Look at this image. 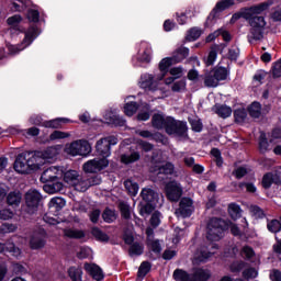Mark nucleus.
Here are the masks:
<instances>
[{
    "label": "nucleus",
    "instance_id": "1",
    "mask_svg": "<svg viewBox=\"0 0 281 281\" xmlns=\"http://www.w3.org/2000/svg\"><path fill=\"white\" fill-rule=\"evenodd\" d=\"M274 4V0H267L248 8H243L250 29V38L254 41H262L265 38V30L267 26L266 18L262 14Z\"/></svg>",
    "mask_w": 281,
    "mask_h": 281
},
{
    "label": "nucleus",
    "instance_id": "2",
    "mask_svg": "<svg viewBox=\"0 0 281 281\" xmlns=\"http://www.w3.org/2000/svg\"><path fill=\"white\" fill-rule=\"evenodd\" d=\"M119 144V138L115 135H109L105 137L99 138L97 140V145H94V151L97 156L101 158H94L83 165V170L87 173H95L97 171L104 170L109 167L108 158L111 156L112 146H116Z\"/></svg>",
    "mask_w": 281,
    "mask_h": 281
},
{
    "label": "nucleus",
    "instance_id": "3",
    "mask_svg": "<svg viewBox=\"0 0 281 281\" xmlns=\"http://www.w3.org/2000/svg\"><path fill=\"white\" fill-rule=\"evenodd\" d=\"M53 148L48 147L45 151H29L27 154H19L15 158L13 169L20 175H30L37 171L45 165L47 159H53Z\"/></svg>",
    "mask_w": 281,
    "mask_h": 281
},
{
    "label": "nucleus",
    "instance_id": "4",
    "mask_svg": "<svg viewBox=\"0 0 281 281\" xmlns=\"http://www.w3.org/2000/svg\"><path fill=\"white\" fill-rule=\"evenodd\" d=\"M63 179V169L61 167L52 166L43 171L41 175L40 181L44 183L43 190L46 193L54 194L63 190L64 184Z\"/></svg>",
    "mask_w": 281,
    "mask_h": 281
},
{
    "label": "nucleus",
    "instance_id": "5",
    "mask_svg": "<svg viewBox=\"0 0 281 281\" xmlns=\"http://www.w3.org/2000/svg\"><path fill=\"white\" fill-rule=\"evenodd\" d=\"M139 196L142 201L139 202V216H151L153 212L157 210V204H159V192L151 188H143Z\"/></svg>",
    "mask_w": 281,
    "mask_h": 281
},
{
    "label": "nucleus",
    "instance_id": "6",
    "mask_svg": "<svg viewBox=\"0 0 281 281\" xmlns=\"http://www.w3.org/2000/svg\"><path fill=\"white\" fill-rule=\"evenodd\" d=\"M229 229V224L222 217H212L207 223L206 239L212 243H218Z\"/></svg>",
    "mask_w": 281,
    "mask_h": 281
},
{
    "label": "nucleus",
    "instance_id": "7",
    "mask_svg": "<svg viewBox=\"0 0 281 281\" xmlns=\"http://www.w3.org/2000/svg\"><path fill=\"white\" fill-rule=\"evenodd\" d=\"M211 278V270L202 267L194 268L192 273L179 268L173 271L176 281H209Z\"/></svg>",
    "mask_w": 281,
    "mask_h": 281
},
{
    "label": "nucleus",
    "instance_id": "8",
    "mask_svg": "<svg viewBox=\"0 0 281 281\" xmlns=\"http://www.w3.org/2000/svg\"><path fill=\"white\" fill-rule=\"evenodd\" d=\"M188 124L186 121L176 120L171 116L170 121L167 122V130L165 131L168 135H175L180 138L188 137Z\"/></svg>",
    "mask_w": 281,
    "mask_h": 281
},
{
    "label": "nucleus",
    "instance_id": "9",
    "mask_svg": "<svg viewBox=\"0 0 281 281\" xmlns=\"http://www.w3.org/2000/svg\"><path fill=\"white\" fill-rule=\"evenodd\" d=\"M25 212L26 214H36L42 201L43 196L37 190H31L25 193Z\"/></svg>",
    "mask_w": 281,
    "mask_h": 281
},
{
    "label": "nucleus",
    "instance_id": "10",
    "mask_svg": "<svg viewBox=\"0 0 281 281\" xmlns=\"http://www.w3.org/2000/svg\"><path fill=\"white\" fill-rule=\"evenodd\" d=\"M92 148L88 139H77L74 143H70L67 153L74 157L82 156L87 157L90 155Z\"/></svg>",
    "mask_w": 281,
    "mask_h": 281
},
{
    "label": "nucleus",
    "instance_id": "11",
    "mask_svg": "<svg viewBox=\"0 0 281 281\" xmlns=\"http://www.w3.org/2000/svg\"><path fill=\"white\" fill-rule=\"evenodd\" d=\"M47 232L44 228H38L31 236L29 246L31 250H41L46 246Z\"/></svg>",
    "mask_w": 281,
    "mask_h": 281
},
{
    "label": "nucleus",
    "instance_id": "12",
    "mask_svg": "<svg viewBox=\"0 0 281 281\" xmlns=\"http://www.w3.org/2000/svg\"><path fill=\"white\" fill-rule=\"evenodd\" d=\"M234 5H235V0H220V1H217L214 9L211 11L210 15L207 16L206 24L210 21H213L216 18H218L220 16L218 13H222V12L228 10Z\"/></svg>",
    "mask_w": 281,
    "mask_h": 281
},
{
    "label": "nucleus",
    "instance_id": "13",
    "mask_svg": "<svg viewBox=\"0 0 281 281\" xmlns=\"http://www.w3.org/2000/svg\"><path fill=\"white\" fill-rule=\"evenodd\" d=\"M178 212L182 218H190L194 212L193 200L188 196L182 198L179 202Z\"/></svg>",
    "mask_w": 281,
    "mask_h": 281
},
{
    "label": "nucleus",
    "instance_id": "14",
    "mask_svg": "<svg viewBox=\"0 0 281 281\" xmlns=\"http://www.w3.org/2000/svg\"><path fill=\"white\" fill-rule=\"evenodd\" d=\"M172 116L168 115L166 116V114L164 113H154L151 116V126L157 130V131H161V130H166L168 128V122H170Z\"/></svg>",
    "mask_w": 281,
    "mask_h": 281
},
{
    "label": "nucleus",
    "instance_id": "15",
    "mask_svg": "<svg viewBox=\"0 0 281 281\" xmlns=\"http://www.w3.org/2000/svg\"><path fill=\"white\" fill-rule=\"evenodd\" d=\"M83 269L87 273L92 277L94 281H102L104 280V272L102 268L97 263L85 262Z\"/></svg>",
    "mask_w": 281,
    "mask_h": 281
},
{
    "label": "nucleus",
    "instance_id": "16",
    "mask_svg": "<svg viewBox=\"0 0 281 281\" xmlns=\"http://www.w3.org/2000/svg\"><path fill=\"white\" fill-rule=\"evenodd\" d=\"M167 199L171 202H178L182 195V188L176 182H170L166 186Z\"/></svg>",
    "mask_w": 281,
    "mask_h": 281
},
{
    "label": "nucleus",
    "instance_id": "17",
    "mask_svg": "<svg viewBox=\"0 0 281 281\" xmlns=\"http://www.w3.org/2000/svg\"><path fill=\"white\" fill-rule=\"evenodd\" d=\"M139 87L140 89H144L145 91H149V92H156L158 89V86L155 82V78L153 75L142 76Z\"/></svg>",
    "mask_w": 281,
    "mask_h": 281
},
{
    "label": "nucleus",
    "instance_id": "18",
    "mask_svg": "<svg viewBox=\"0 0 281 281\" xmlns=\"http://www.w3.org/2000/svg\"><path fill=\"white\" fill-rule=\"evenodd\" d=\"M70 122L67 117H56L53 120L44 121L42 123V127L52 128V130H60L64 124H68Z\"/></svg>",
    "mask_w": 281,
    "mask_h": 281
},
{
    "label": "nucleus",
    "instance_id": "19",
    "mask_svg": "<svg viewBox=\"0 0 281 281\" xmlns=\"http://www.w3.org/2000/svg\"><path fill=\"white\" fill-rule=\"evenodd\" d=\"M23 194L21 191H11L7 193L5 202L9 206L18 207L22 203Z\"/></svg>",
    "mask_w": 281,
    "mask_h": 281
},
{
    "label": "nucleus",
    "instance_id": "20",
    "mask_svg": "<svg viewBox=\"0 0 281 281\" xmlns=\"http://www.w3.org/2000/svg\"><path fill=\"white\" fill-rule=\"evenodd\" d=\"M41 34L38 27L36 25H31L25 32H24V40L23 43L26 46L32 45V43H34V41L36 40V37Z\"/></svg>",
    "mask_w": 281,
    "mask_h": 281
},
{
    "label": "nucleus",
    "instance_id": "21",
    "mask_svg": "<svg viewBox=\"0 0 281 281\" xmlns=\"http://www.w3.org/2000/svg\"><path fill=\"white\" fill-rule=\"evenodd\" d=\"M248 267V262L243 259H235L232 261L231 265H228V270H231V273L233 274H239L245 271V269Z\"/></svg>",
    "mask_w": 281,
    "mask_h": 281
},
{
    "label": "nucleus",
    "instance_id": "22",
    "mask_svg": "<svg viewBox=\"0 0 281 281\" xmlns=\"http://www.w3.org/2000/svg\"><path fill=\"white\" fill-rule=\"evenodd\" d=\"M64 236L74 240H82L86 238V232L78 228H65Z\"/></svg>",
    "mask_w": 281,
    "mask_h": 281
},
{
    "label": "nucleus",
    "instance_id": "23",
    "mask_svg": "<svg viewBox=\"0 0 281 281\" xmlns=\"http://www.w3.org/2000/svg\"><path fill=\"white\" fill-rule=\"evenodd\" d=\"M63 169V179L66 183L76 186V182H78V179L80 178L78 171L76 170H66L65 167H61Z\"/></svg>",
    "mask_w": 281,
    "mask_h": 281
},
{
    "label": "nucleus",
    "instance_id": "24",
    "mask_svg": "<svg viewBox=\"0 0 281 281\" xmlns=\"http://www.w3.org/2000/svg\"><path fill=\"white\" fill-rule=\"evenodd\" d=\"M247 112L251 119H260L262 115V104L259 101H254L248 105Z\"/></svg>",
    "mask_w": 281,
    "mask_h": 281
},
{
    "label": "nucleus",
    "instance_id": "25",
    "mask_svg": "<svg viewBox=\"0 0 281 281\" xmlns=\"http://www.w3.org/2000/svg\"><path fill=\"white\" fill-rule=\"evenodd\" d=\"M213 111L224 120L228 119L233 113L232 108L226 104H215Z\"/></svg>",
    "mask_w": 281,
    "mask_h": 281
},
{
    "label": "nucleus",
    "instance_id": "26",
    "mask_svg": "<svg viewBox=\"0 0 281 281\" xmlns=\"http://www.w3.org/2000/svg\"><path fill=\"white\" fill-rule=\"evenodd\" d=\"M176 61L173 60L172 57H166L162 58L159 64H158V69L160 70V72L162 74V78H166V76L169 72V68L175 65Z\"/></svg>",
    "mask_w": 281,
    "mask_h": 281
},
{
    "label": "nucleus",
    "instance_id": "27",
    "mask_svg": "<svg viewBox=\"0 0 281 281\" xmlns=\"http://www.w3.org/2000/svg\"><path fill=\"white\" fill-rule=\"evenodd\" d=\"M189 54H190V49L181 46L172 53L171 57L175 64H178L184 60L189 56Z\"/></svg>",
    "mask_w": 281,
    "mask_h": 281
},
{
    "label": "nucleus",
    "instance_id": "28",
    "mask_svg": "<svg viewBox=\"0 0 281 281\" xmlns=\"http://www.w3.org/2000/svg\"><path fill=\"white\" fill-rule=\"evenodd\" d=\"M154 172H156L157 175L172 176L175 172V165L167 161L162 166H156L154 168Z\"/></svg>",
    "mask_w": 281,
    "mask_h": 281
},
{
    "label": "nucleus",
    "instance_id": "29",
    "mask_svg": "<svg viewBox=\"0 0 281 281\" xmlns=\"http://www.w3.org/2000/svg\"><path fill=\"white\" fill-rule=\"evenodd\" d=\"M153 263L148 260L142 261L137 270V278L144 280L151 271Z\"/></svg>",
    "mask_w": 281,
    "mask_h": 281
},
{
    "label": "nucleus",
    "instance_id": "30",
    "mask_svg": "<svg viewBox=\"0 0 281 281\" xmlns=\"http://www.w3.org/2000/svg\"><path fill=\"white\" fill-rule=\"evenodd\" d=\"M270 143L267 137L266 132H260L259 139H258V149L261 155H265L269 151Z\"/></svg>",
    "mask_w": 281,
    "mask_h": 281
},
{
    "label": "nucleus",
    "instance_id": "31",
    "mask_svg": "<svg viewBox=\"0 0 281 281\" xmlns=\"http://www.w3.org/2000/svg\"><path fill=\"white\" fill-rule=\"evenodd\" d=\"M273 184H279L273 172H267L262 176L261 187L269 190Z\"/></svg>",
    "mask_w": 281,
    "mask_h": 281
},
{
    "label": "nucleus",
    "instance_id": "32",
    "mask_svg": "<svg viewBox=\"0 0 281 281\" xmlns=\"http://www.w3.org/2000/svg\"><path fill=\"white\" fill-rule=\"evenodd\" d=\"M135 59L137 60V63H144V64H150L151 63V52L149 48H146L142 55H139L138 57H133L132 58V63L134 67H138L142 65H138L137 63H135Z\"/></svg>",
    "mask_w": 281,
    "mask_h": 281
},
{
    "label": "nucleus",
    "instance_id": "33",
    "mask_svg": "<svg viewBox=\"0 0 281 281\" xmlns=\"http://www.w3.org/2000/svg\"><path fill=\"white\" fill-rule=\"evenodd\" d=\"M142 156L139 151H132L131 154H122L121 162L124 165H131L140 160Z\"/></svg>",
    "mask_w": 281,
    "mask_h": 281
},
{
    "label": "nucleus",
    "instance_id": "34",
    "mask_svg": "<svg viewBox=\"0 0 281 281\" xmlns=\"http://www.w3.org/2000/svg\"><path fill=\"white\" fill-rule=\"evenodd\" d=\"M145 252V246L140 244L139 241L133 243L128 248V256L130 257H139L143 256Z\"/></svg>",
    "mask_w": 281,
    "mask_h": 281
},
{
    "label": "nucleus",
    "instance_id": "35",
    "mask_svg": "<svg viewBox=\"0 0 281 281\" xmlns=\"http://www.w3.org/2000/svg\"><path fill=\"white\" fill-rule=\"evenodd\" d=\"M105 120L109 125H112L115 127H123L126 124V120L116 114H110L108 117H105Z\"/></svg>",
    "mask_w": 281,
    "mask_h": 281
},
{
    "label": "nucleus",
    "instance_id": "36",
    "mask_svg": "<svg viewBox=\"0 0 281 281\" xmlns=\"http://www.w3.org/2000/svg\"><path fill=\"white\" fill-rule=\"evenodd\" d=\"M101 218L104 223L112 224L114 221H116L117 216L114 210L105 207L101 214Z\"/></svg>",
    "mask_w": 281,
    "mask_h": 281
},
{
    "label": "nucleus",
    "instance_id": "37",
    "mask_svg": "<svg viewBox=\"0 0 281 281\" xmlns=\"http://www.w3.org/2000/svg\"><path fill=\"white\" fill-rule=\"evenodd\" d=\"M139 109V104L136 101L126 102L124 104V114L128 117L134 116Z\"/></svg>",
    "mask_w": 281,
    "mask_h": 281
},
{
    "label": "nucleus",
    "instance_id": "38",
    "mask_svg": "<svg viewBox=\"0 0 281 281\" xmlns=\"http://www.w3.org/2000/svg\"><path fill=\"white\" fill-rule=\"evenodd\" d=\"M83 271L81 268H78L76 266H71L68 269V277L71 279V281H82Z\"/></svg>",
    "mask_w": 281,
    "mask_h": 281
},
{
    "label": "nucleus",
    "instance_id": "39",
    "mask_svg": "<svg viewBox=\"0 0 281 281\" xmlns=\"http://www.w3.org/2000/svg\"><path fill=\"white\" fill-rule=\"evenodd\" d=\"M188 122L191 125V130L194 133H201L203 131V122L200 117L195 116V117H188Z\"/></svg>",
    "mask_w": 281,
    "mask_h": 281
},
{
    "label": "nucleus",
    "instance_id": "40",
    "mask_svg": "<svg viewBox=\"0 0 281 281\" xmlns=\"http://www.w3.org/2000/svg\"><path fill=\"white\" fill-rule=\"evenodd\" d=\"M258 276L259 271L255 267H248L241 271V278L244 280H254L257 279Z\"/></svg>",
    "mask_w": 281,
    "mask_h": 281
},
{
    "label": "nucleus",
    "instance_id": "41",
    "mask_svg": "<svg viewBox=\"0 0 281 281\" xmlns=\"http://www.w3.org/2000/svg\"><path fill=\"white\" fill-rule=\"evenodd\" d=\"M119 210L121 217L124 218V221H130L132 218V213H131V205L125 202L119 203Z\"/></svg>",
    "mask_w": 281,
    "mask_h": 281
},
{
    "label": "nucleus",
    "instance_id": "42",
    "mask_svg": "<svg viewBox=\"0 0 281 281\" xmlns=\"http://www.w3.org/2000/svg\"><path fill=\"white\" fill-rule=\"evenodd\" d=\"M212 72H214L215 78L218 82H222L223 80H227V77L229 75L227 68L225 67H215Z\"/></svg>",
    "mask_w": 281,
    "mask_h": 281
},
{
    "label": "nucleus",
    "instance_id": "43",
    "mask_svg": "<svg viewBox=\"0 0 281 281\" xmlns=\"http://www.w3.org/2000/svg\"><path fill=\"white\" fill-rule=\"evenodd\" d=\"M149 224L154 229H157L161 225V212L154 210L149 220Z\"/></svg>",
    "mask_w": 281,
    "mask_h": 281
},
{
    "label": "nucleus",
    "instance_id": "44",
    "mask_svg": "<svg viewBox=\"0 0 281 281\" xmlns=\"http://www.w3.org/2000/svg\"><path fill=\"white\" fill-rule=\"evenodd\" d=\"M233 116L236 124H243L247 119V111L245 109H235Z\"/></svg>",
    "mask_w": 281,
    "mask_h": 281
},
{
    "label": "nucleus",
    "instance_id": "45",
    "mask_svg": "<svg viewBox=\"0 0 281 281\" xmlns=\"http://www.w3.org/2000/svg\"><path fill=\"white\" fill-rule=\"evenodd\" d=\"M92 237L101 243H108L110 240L109 235L99 227H92Z\"/></svg>",
    "mask_w": 281,
    "mask_h": 281
},
{
    "label": "nucleus",
    "instance_id": "46",
    "mask_svg": "<svg viewBox=\"0 0 281 281\" xmlns=\"http://www.w3.org/2000/svg\"><path fill=\"white\" fill-rule=\"evenodd\" d=\"M74 187L78 191L86 192L88 189L91 188V184H90L89 178L83 179L81 176H79L78 182H76Z\"/></svg>",
    "mask_w": 281,
    "mask_h": 281
},
{
    "label": "nucleus",
    "instance_id": "47",
    "mask_svg": "<svg viewBox=\"0 0 281 281\" xmlns=\"http://www.w3.org/2000/svg\"><path fill=\"white\" fill-rule=\"evenodd\" d=\"M66 205V201L63 198H53L49 203L48 206L50 209H55V212H60V210Z\"/></svg>",
    "mask_w": 281,
    "mask_h": 281
},
{
    "label": "nucleus",
    "instance_id": "48",
    "mask_svg": "<svg viewBox=\"0 0 281 281\" xmlns=\"http://www.w3.org/2000/svg\"><path fill=\"white\" fill-rule=\"evenodd\" d=\"M267 229L271 234L281 233V221L274 218L267 223Z\"/></svg>",
    "mask_w": 281,
    "mask_h": 281
},
{
    "label": "nucleus",
    "instance_id": "49",
    "mask_svg": "<svg viewBox=\"0 0 281 281\" xmlns=\"http://www.w3.org/2000/svg\"><path fill=\"white\" fill-rule=\"evenodd\" d=\"M23 21L22 15H11L8 20H7V24L9 26H11L13 30L15 31H20V24Z\"/></svg>",
    "mask_w": 281,
    "mask_h": 281
},
{
    "label": "nucleus",
    "instance_id": "50",
    "mask_svg": "<svg viewBox=\"0 0 281 281\" xmlns=\"http://www.w3.org/2000/svg\"><path fill=\"white\" fill-rule=\"evenodd\" d=\"M146 246L150 248V250L154 254L156 255L161 254V243H159V239H148V241H146Z\"/></svg>",
    "mask_w": 281,
    "mask_h": 281
},
{
    "label": "nucleus",
    "instance_id": "51",
    "mask_svg": "<svg viewBox=\"0 0 281 281\" xmlns=\"http://www.w3.org/2000/svg\"><path fill=\"white\" fill-rule=\"evenodd\" d=\"M187 89V80L183 78L179 81H175L173 85L171 86V91L173 93H181L186 91Z\"/></svg>",
    "mask_w": 281,
    "mask_h": 281
},
{
    "label": "nucleus",
    "instance_id": "52",
    "mask_svg": "<svg viewBox=\"0 0 281 281\" xmlns=\"http://www.w3.org/2000/svg\"><path fill=\"white\" fill-rule=\"evenodd\" d=\"M26 19L31 23H34V24L38 23V21H40V11H37V9L29 8L27 12H26Z\"/></svg>",
    "mask_w": 281,
    "mask_h": 281
},
{
    "label": "nucleus",
    "instance_id": "53",
    "mask_svg": "<svg viewBox=\"0 0 281 281\" xmlns=\"http://www.w3.org/2000/svg\"><path fill=\"white\" fill-rule=\"evenodd\" d=\"M202 35V31L198 27H193L188 32V35L186 36V40L188 42H194L199 40Z\"/></svg>",
    "mask_w": 281,
    "mask_h": 281
},
{
    "label": "nucleus",
    "instance_id": "54",
    "mask_svg": "<svg viewBox=\"0 0 281 281\" xmlns=\"http://www.w3.org/2000/svg\"><path fill=\"white\" fill-rule=\"evenodd\" d=\"M218 82L220 81H217L214 72H213V75L209 74V75L205 76V79H204L205 87H213V88H215V87H218Z\"/></svg>",
    "mask_w": 281,
    "mask_h": 281
},
{
    "label": "nucleus",
    "instance_id": "55",
    "mask_svg": "<svg viewBox=\"0 0 281 281\" xmlns=\"http://www.w3.org/2000/svg\"><path fill=\"white\" fill-rule=\"evenodd\" d=\"M250 212H251L252 216H255V218L261 220V218H266V216H267L265 211L258 205H251Z\"/></svg>",
    "mask_w": 281,
    "mask_h": 281
},
{
    "label": "nucleus",
    "instance_id": "56",
    "mask_svg": "<svg viewBox=\"0 0 281 281\" xmlns=\"http://www.w3.org/2000/svg\"><path fill=\"white\" fill-rule=\"evenodd\" d=\"M241 252L245 255L247 260H251L252 258L256 257L255 249L251 246H248V245H246L241 248Z\"/></svg>",
    "mask_w": 281,
    "mask_h": 281
},
{
    "label": "nucleus",
    "instance_id": "57",
    "mask_svg": "<svg viewBox=\"0 0 281 281\" xmlns=\"http://www.w3.org/2000/svg\"><path fill=\"white\" fill-rule=\"evenodd\" d=\"M240 19L247 21V13H245L244 8H241L240 11L233 13V16L231 18V24H235Z\"/></svg>",
    "mask_w": 281,
    "mask_h": 281
},
{
    "label": "nucleus",
    "instance_id": "58",
    "mask_svg": "<svg viewBox=\"0 0 281 281\" xmlns=\"http://www.w3.org/2000/svg\"><path fill=\"white\" fill-rule=\"evenodd\" d=\"M69 136L66 132L55 130L50 135L49 139L50 140H57V139H65Z\"/></svg>",
    "mask_w": 281,
    "mask_h": 281
},
{
    "label": "nucleus",
    "instance_id": "59",
    "mask_svg": "<svg viewBox=\"0 0 281 281\" xmlns=\"http://www.w3.org/2000/svg\"><path fill=\"white\" fill-rule=\"evenodd\" d=\"M238 188L239 189L246 188V192L248 193H256L258 190L252 182H239Z\"/></svg>",
    "mask_w": 281,
    "mask_h": 281
},
{
    "label": "nucleus",
    "instance_id": "60",
    "mask_svg": "<svg viewBox=\"0 0 281 281\" xmlns=\"http://www.w3.org/2000/svg\"><path fill=\"white\" fill-rule=\"evenodd\" d=\"M13 216L14 213L10 209L0 210V221H10Z\"/></svg>",
    "mask_w": 281,
    "mask_h": 281
},
{
    "label": "nucleus",
    "instance_id": "61",
    "mask_svg": "<svg viewBox=\"0 0 281 281\" xmlns=\"http://www.w3.org/2000/svg\"><path fill=\"white\" fill-rule=\"evenodd\" d=\"M100 216H101L100 209L92 210V212H90V214H89L90 223H92L94 225L98 224L100 221Z\"/></svg>",
    "mask_w": 281,
    "mask_h": 281
},
{
    "label": "nucleus",
    "instance_id": "62",
    "mask_svg": "<svg viewBox=\"0 0 281 281\" xmlns=\"http://www.w3.org/2000/svg\"><path fill=\"white\" fill-rule=\"evenodd\" d=\"M216 58H217V50L216 48L212 47L207 56L206 65L207 66L214 65Z\"/></svg>",
    "mask_w": 281,
    "mask_h": 281
},
{
    "label": "nucleus",
    "instance_id": "63",
    "mask_svg": "<svg viewBox=\"0 0 281 281\" xmlns=\"http://www.w3.org/2000/svg\"><path fill=\"white\" fill-rule=\"evenodd\" d=\"M168 72L176 78L177 80H179V78H181L182 74H183V68L182 67H173L171 69L168 70Z\"/></svg>",
    "mask_w": 281,
    "mask_h": 281
},
{
    "label": "nucleus",
    "instance_id": "64",
    "mask_svg": "<svg viewBox=\"0 0 281 281\" xmlns=\"http://www.w3.org/2000/svg\"><path fill=\"white\" fill-rule=\"evenodd\" d=\"M272 77L273 78H281V59L274 63L272 67Z\"/></svg>",
    "mask_w": 281,
    "mask_h": 281
}]
</instances>
